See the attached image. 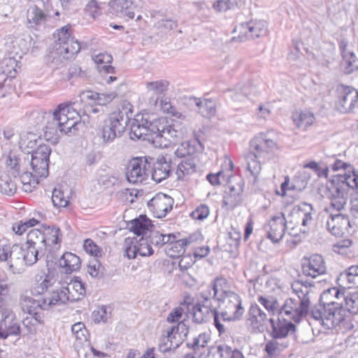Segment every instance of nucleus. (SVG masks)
Instances as JSON below:
<instances>
[{
    "label": "nucleus",
    "mask_w": 358,
    "mask_h": 358,
    "mask_svg": "<svg viewBox=\"0 0 358 358\" xmlns=\"http://www.w3.org/2000/svg\"><path fill=\"white\" fill-rule=\"evenodd\" d=\"M31 118L35 120L37 124L47 120L43 128L44 136L52 143H57L63 135H74L78 130V124L80 120L79 113L71 103L59 104L52 113L34 111L31 114Z\"/></svg>",
    "instance_id": "obj_1"
},
{
    "label": "nucleus",
    "mask_w": 358,
    "mask_h": 358,
    "mask_svg": "<svg viewBox=\"0 0 358 358\" xmlns=\"http://www.w3.org/2000/svg\"><path fill=\"white\" fill-rule=\"evenodd\" d=\"M292 289L298 299L289 298L285 300L279 309V315L282 320L298 323L308 313L310 300L314 296V288L310 282L297 280L292 283Z\"/></svg>",
    "instance_id": "obj_2"
},
{
    "label": "nucleus",
    "mask_w": 358,
    "mask_h": 358,
    "mask_svg": "<svg viewBox=\"0 0 358 358\" xmlns=\"http://www.w3.org/2000/svg\"><path fill=\"white\" fill-rule=\"evenodd\" d=\"M39 250L34 245H0V262H6L13 273H19L23 266H32L38 260Z\"/></svg>",
    "instance_id": "obj_3"
},
{
    "label": "nucleus",
    "mask_w": 358,
    "mask_h": 358,
    "mask_svg": "<svg viewBox=\"0 0 358 358\" xmlns=\"http://www.w3.org/2000/svg\"><path fill=\"white\" fill-rule=\"evenodd\" d=\"M310 315L327 329L337 327L346 317L343 305H336L334 302L315 306L310 311Z\"/></svg>",
    "instance_id": "obj_4"
},
{
    "label": "nucleus",
    "mask_w": 358,
    "mask_h": 358,
    "mask_svg": "<svg viewBox=\"0 0 358 358\" xmlns=\"http://www.w3.org/2000/svg\"><path fill=\"white\" fill-rule=\"evenodd\" d=\"M129 117L126 113L118 110L110 113L108 117L104 120L101 129V137L103 143H110L116 138L120 137L124 131Z\"/></svg>",
    "instance_id": "obj_5"
},
{
    "label": "nucleus",
    "mask_w": 358,
    "mask_h": 358,
    "mask_svg": "<svg viewBox=\"0 0 358 358\" xmlns=\"http://www.w3.org/2000/svg\"><path fill=\"white\" fill-rule=\"evenodd\" d=\"M51 153L50 148L47 145H40L31 154L26 155L28 160V168L30 169L34 177L46 178L49 174V158Z\"/></svg>",
    "instance_id": "obj_6"
},
{
    "label": "nucleus",
    "mask_w": 358,
    "mask_h": 358,
    "mask_svg": "<svg viewBox=\"0 0 358 358\" xmlns=\"http://www.w3.org/2000/svg\"><path fill=\"white\" fill-rule=\"evenodd\" d=\"M350 173L338 174V183L333 185L329 190V199L330 208L337 211L345 210L349 199V190L351 189L348 185L347 178Z\"/></svg>",
    "instance_id": "obj_7"
},
{
    "label": "nucleus",
    "mask_w": 358,
    "mask_h": 358,
    "mask_svg": "<svg viewBox=\"0 0 358 358\" xmlns=\"http://www.w3.org/2000/svg\"><path fill=\"white\" fill-rule=\"evenodd\" d=\"M54 48L58 55L69 59L79 52L80 45L71 36L70 27L65 26L57 30Z\"/></svg>",
    "instance_id": "obj_8"
},
{
    "label": "nucleus",
    "mask_w": 358,
    "mask_h": 358,
    "mask_svg": "<svg viewBox=\"0 0 358 358\" xmlns=\"http://www.w3.org/2000/svg\"><path fill=\"white\" fill-rule=\"evenodd\" d=\"M151 165L152 163L146 157H136L130 160L126 173L128 181L138 184L146 180L150 173Z\"/></svg>",
    "instance_id": "obj_9"
},
{
    "label": "nucleus",
    "mask_w": 358,
    "mask_h": 358,
    "mask_svg": "<svg viewBox=\"0 0 358 358\" xmlns=\"http://www.w3.org/2000/svg\"><path fill=\"white\" fill-rule=\"evenodd\" d=\"M273 320L256 303H252L248 311L245 318V324L251 332H263L268 322L273 323Z\"/></svg>",
    "instance_id": "obj_10"
},
{
    "label": "nucleus",
    "mask_w": 358,
    "mask_h": 358,
    "mask_svg": "<svg viewBox=\"0 0 358 358\" xmlns=\"http://www.w3.org/2000/svg\"><path fill=\"white\" fill-rule=\"evenodd\" d=\"M234 31L238 33L241 41L263 37L268 33L267 24L263 20H252L238 24Z\"/></svg>",
    "instance_id": "obj_11"
},
{
    "label": "nucleus",
    "mask_w": 358,
    "mask_h": 358,
    "mask_svg": "<svg viewBox=\"0 0 358 358\" xmlns=\"http://www.w3.org/2000/svg\"><path fill=\"white\" fill-rule=\"evenodd\" d=\"M250 148L262 160H268L277 150L275 142L264 134H259L250 141Z\"/></svg>",
    "instance_id": "obj_12"
},
{
    "label": "nucleus",
    "mask_w": 358,
    "mask_h": 358,
    "mask_svg": "<svg viewBox=\"0 0 358 358\" xmlns=\"http://www.w3.org/2000/svg\"><path fill=\"white\" fill-rule=\"evenodd\" d=\"M338 93L337 109L343 113L350 112L358 100V92L349 86L341 85L337 89Z\"/></svg>",
    "instance_id": "obj_13"
},
{
    "label": "nucleus",
    "mask_w": 358,
    "mask_h": 358,
    "mask_svg": "<svg viewBox=\"0 0 358 358\" xmlns=\"http://www.w3.org/2000/svg\"><path fill=\"white\" fill-rule=\"evenodd\" d=\"M244 182L239 178L236 181L230 180L226 187L223 197V206L228 209H233L241 201Z\"/></svg>",
    "instance_id": "obj_14"
},
{
    "label": "nucleus",
    "mask_w": 358,
    "mask_h": 358,
    "mask_svg": "<svg viewBox=\"0 0 358 358\" xmlns=\"http://www.w3.org/2000/svg\"><path fill=\"white\" fill-rule=\"evenodd\" d=\"M173 203L171 196L160 192L148 201V206L155 217L162 218L172 210Z\"/></svg>",
    "instance_id": "obj_15"
},
{
    "label": "nucleus",
    "mask_w": 358,
    "mask_h": 358,
    "mask_svg": "<svg viewBox=\"0 0 358 358\" xmlns=\"http://www.w3.org/2000/svg\"><path fill=\"white\" fill-rule=\"evenodd\" d=\"M220 301L222 302L224 305V315L222 320L224 317L227 319H236L240 320L244 313V308L241 304L240 296L235 293H229V295L223 298Z\"/></svg>",
    "instance_id": "obj_16"
},
{
    "label": "nucleus",
    "mask_w": 358,
    "mask_h": 358,
    "mask_svg": "<svg viewBox=\"0 0 358 358\" xmlns=\"http://www.w3.org/2000/svg\"><path fill=\"white\" fill-rule=\"evenodd\" d=\"M328 231L335 236H342L350 233V222L348 215L338 213L331 214L326 222Z\"/></svg>",
    "instance_id": "obj_17"
},
{
    "label": "nucleus",
    "mask_w": 358,
    "mask_h": 358,
    "mask_svg": "<svg viewBox=\"0 0 358 358\" xmlns=\"http://www.w3.org/2000/svg\"><path fill=\"white\" fill-rule=\"evenodd\" d=\"M286 229V220L283 213L273 216L265 225L267 237L273 242L278 243L283 237Z\"/></svg>",
    "instance_id": "obj_18"
},
{
    "label": "nucleus",
    "mask_w": 358,
    "mask_h": 358,
    "mask_svg": "<svg viewBox=\"0 0 358 358\" xmlns=\"http://www.w3.org/2000/svg\"><path fill=\"white\" fill-rule=\"evenodd\" d=\"M302 271L306 276L313 278L324 274L326 272V266L321 255L315 254L310 257H305L302 262Z\"/></svg>",
    "instance_id": "obj_19"
},
{
    "label": "nucleus",
    "mask_w": 358,
    "mask_h": 358,
    "mask_svg": "<svg viewBox=\"0 0 358 358\" xmlns=\"http://www.w3.org/2000/svg\"><path fill=\"white\" fill-rule=\"evenodd\" d=\"M33 296L30 290H25L20 296V306L22 310L29 315L41 314L40 310L43 309V299L37 296Z\"/></svg>",
    "instance_id": "obj_20"
},
{
    "label": "nucleus",
    "mask_w": 358,
    "mask_h": 358,
    "mask_svg": "<svg viewBox=\"0 0 358 358\" xmlns=\"http://www.w3.org/2000/svg\"><path fill=\"white\" fill-rule=\"evenodd\" d=\"M340 48L343 58L341 62V69L345 74H350L358 69V58L346 41H341Z\"/></svg>",
    "instance_id": "obj_21"
},
{
    "label": "nucleus",
    "mask_w": 358,
    "mask_h": 358,
    "mask_svg": "<svg viewBox=\"0 0 358 358\" xmlns=\"http://www.w3.org/2000/svg\"><path fill=\"white\" fill-rule=\"evenodd\" d=\"M110 12L119 17L133 19L136 5L134 0H113L109 3Z\"/></svg>",
    "instance_id": "obj_22"
},
{
    "label": "nucleus",
    "mask_w": 358,
    "mask_h": 358,
    "mask_svg": "<svg viewBox=\"0 0 358 358\" xmlns=\"http://www.w3.org/2000/svg\"><path fill=\"white\" fill-rule=\"evenodd\" d=\"M161 137H157V143H159V148H166L170 143H174L178 138L183 135V131L178 122L169 125L164 126L162 130Z\"/></svg>",
    "instance_id": "obj_23"
},
{
    "label": "nucleus",
    "mask_w": 358,
    "mask_h": 358,
    "mask_svg": "<svg viewBox=\"0 0 358 358\" xmlns=\"http://www.w3.org/2000/svg\"><path fill=\"white\" fill-rule=\"evenodd\" d=\"M4 317L1 320V324L5 328L4 331H0V338L5 339L9 335H19L20 327L11 309H6L3 312Z\"/></svg>",
    "instance_id": "obj_24"
},
{
    "label": "nucleus",
    "mask_w": 358,
    "mask_h": 358,
    "mask_svg": "<svg viewBox=\"0 0 358 358\" xmlns=\"http://www.w3.org/2000/svg\"><path fill=\"white\" fill-rule=\"evenodd\" d=\"M172 167L170 157H159L153 164V170L151 173L152 178L157 182H161L169 177Z\"/></svg>",
    "instance_id": "obj_25"
},
{
    "label": "nucleus",
    "mask_w": 358,
    "mask_h": 358,
    "mask_svg": "<svg viewBox=\"0 0 358 358\" xmlns=\"http://www.w3.org/2000/svg\"><path fill=\"white\" fill-rule=\"evenodd\" d=\"M28 160H26V155L16 156L10 154L6 160L7 170L14 178H17L22 171H25V168L28 167Z\"/></svg>",
    "instance_id": "obj_26"
},
{
    "label": "nucleus",
    "mask_w": 358,
    "mask_h": 358,
    "mask_svg": "<svg viewBox=\"0 0 358 358\" xmlns=\"http://www.w3.org/2000/svg\"><path fill=\"white\" fill-rule=\"evenodd\" d=\"M169 86V82L163 79L147 82L145 83V88L147 91L157 96L155 99L151 98L149 100V103L154 108H157L159 96L168 90Z\"/></svg>",
    "instance_id": "obj_27"
},
{
    "label": "nucleus",
    "mask_w": 358,
    "mask_h": 358,
    "mask_svg": "<svg viewBox=\"0 0 358 358\" xmlns=\"http://www.w3.org/2000/svg\"><path fill=\"white\" fill-rule=\"evenodd\" d=\"M197 164L194 157H189L182 160L178 165L176 175L178 180H187L196 173Z\"/></svg>",
    "instance_id": "obj_28"
},
{
    "label": "nucleus",
    "mask_w": 358,
    "mask_h": 358,
    "mask_svg": "<svg viewBox=\"0 0 358 358\" xmlns=\"http://www.w3.org/2000/svg\"><path fill=\"white\" fill-rule=\"evenodd\" d=\"M210 341V335L204 332L194 337L192 341L187 343V346L196 352L197 356H203L209 352L208 344Z\"/></svg>",
    "instance_id": "obj_29"
},
{
    "label": "nucleus",
    "mask_w": 358,
    "mask_h": 358,
    "mask_svg": "<svg viewBox=\"0 0 358 358\" xmlns=\"http://www.w3.org/2000/svg\"><path fill=\"white\" fill-rule=\"evenodd\" d=\"M271 336L273 338H280L284 340L287 336H289L296 331V326L292 322L289 320H279L277 324L273 322Z\"/></svg>",
    "instance_id": "obj_30"
},
{
    "label": "nucleus",
    "mask_w": 358,
    "mask_h": 358,
    "mask_svg": "<svg viewBox=\"0 0 358 358\" xmlns=\"http://www.w3.org/2000/svg\"><path fill=\"white\" fill-rule=\"evenodd\" d=\"M313 208L310 204L302 203L293 208L291 214L296 222H301L303 227L310 225L313 220Z\"/></svg>",
    "instance_id": "obj_31"
},
{
    "label": "nucleus",
    "mask_w": 358,
    "mask_h": 358,
    "mask_svg": "<svg viewBox=\"0 0 358 358\" xmlns=\"http://www.w3.org/2000/svg\"><path fill=\"white\" fill-rule=\"evenodd\" d=\"M340 286L350 289L358 287V265L349 267L346 271L341 273L338 278Z\"/></svg>",
    "instance_id": "obj_32"
},
{
    "label": "nucleus",
    "mask_w": 358,
    "mask_h": 358,
    "mask_svg": "<svg viewBox=\"0 0 358 358\" xmlns=\"http://www.w3.org/2000/svg\"><path fill=\"white\" fill-rule=\"evenodd\" d=\"M215 310L213 307L196 303L192 310V320L198 324L207 322L213 317Z\"/></svg>",
    "instance_id": "obj_33"
},
{
    "label": "nucleus",
    "mask_w": 358,
    "mask_h": 358,
    "mask_svg": "<svg viewBox=\"0 0 358 358\" xmlns=\"http://www.w3.org/2000/svg\"><path fill=\"white\" fill-rule=\"evenodd\" d=\"M80 259L79 257L71 252H65L59 259V264L66 273L78 271L80 267Z\"/></svg>",
    "instance_id": "obj_34"
},
{
    "label": "nucleus",
    "mask_w": 358,
    "mask_h": 358,
    "mask_svg": "<svg viewBox=\"0 0 358 358\" xmlns=\"http://www.w3.org/2000/svg\"><path fill=\"white\" fill-rule=\"evenodd\" d=\"M208 358H245L238 350H232L227 345H220L212 348L208 353Z\"/></svg>",
    "instance_id": "obj_35"
},
{
    "label": "nucleus",
    "mask_w": 358,
    "mask_h": 358,
    "mask_svg": "<svg viewBox=\"0 0 358 358\" xmlns=\"http://www.w3.org/2000/svg\"><path fill=\"white\" fill-rule=\"evenodd\" d=\"M92 59L97 65V70L100 73H113L115 69L110 65L113 58L110 55L106 52H100L92 55Z\"/></svg>",
    "instance_id": "obj_36"
},
{
    "label": "nucleus",
    "mask_w": 358,
    "mask_h": 358,
    "mask_svg": "<svg viewBox=\"0 0 358 358\" xmlns=\"http://www.w3.org/2000/svg\"><path fill=\"white\" fill-rule=\"evenodd\" d=\"M50 15L36 6H30L27 12V23L31 27L44 24Z\"/></svg>",
    "instance_id": "obj_37"
},
{
    "label": "nucleus",
    "mask_w": 358,
    "mask_h": 358,
    "mask_svg": "<svg viewBox=\"0 0 358 358\" xmlns=\"http://www.w3.org/2000/svg\"><path fill=\"white\" fill-rule=\"evenodd\" d=\"M184 334V336L187 337L189 329L184 323H178L176 326L168 327L163 331L162 335L169 338V342L171 341V344H178V347L181 344V338L179 334V331Z\"/></svg>",
    "instance_id": "obj_38"
},
{
    "label": "nucleus",
    "mask_w": 358,
    "mask_h": 358,
    "mask_svg": "<svg viewBox=\"0 0 358 358\" xmlns=\"http://www.w3.org/2000/svg\"><path fill=\"white\" fill-rule=\"evenodd\" d=\"M43 299L44 310H48L53 306L64 304L69 301V296H66L64 287L59 290L53 291L48 296L43 298Z\"/></svg>",
    "instance_id": "obj_39"
},
{
    "label": "nucleus",
    "mask_w": 358,
    "mask_h": 358,
    "mask_svg": "<svg viewBox=\"0 0 358 358\" xmlns=\"http://www.w3.org/2000/svg\"><path fill=\"white\" fill-rule=\"evenodd\" d=\"M64 288L71 302L78 301L86 292L85 284L78 279L71 281L67 287Z\"/></svg>",
    "instance_id": "obj_40"
},
{
    "label": "nucleus",
    "mask_w": 358,
    "mask_h": 358,
    "mask_svg": "<svg viewBox=\"0 0 358 358\" xmlns=\"http://www.w3.org/2000/svg\"><path fill=\"white\" fill-rule=\"evenodd\" d=\"M211 287L214 291V296L218 301L229 295V293L234 292L231 290L227 279L222 277L216 278L213 281Z\"/></svg>",
    "instance_id": "obj_41"
},
{
    "label": "nucleus",
    "mask_w": 358,
    "mask_h": 358,
    "mask_svg": "<svg viewBox=\"0 0 358 358\" xmlns=\"http://www.w3.org/2000/svg\"><path fill=\"white\" fill-rule=\"evenodd\" d=\"M146 129L148 130L147 139L151 141L155 147H159V143H157V137H161L162 130L164 129V123L161 120L153 122L145 121Z\"/></svg>",
    "instance_id": "obj_42"
},
{
    "label": "nucleus",
    "mask_w": 358,
    "mask_h": 358,
    "mask_svg": "<svg viewBox=\"0 0 358 358\" xmlns=\"http://www.w3.org/2000/svg\"><path fill=\"white\" fill-rule=\"evenodd\" d=\"M6 67L8 64L6 63ZM2 71L0 72V98L5 96L7 92L6 88L11 85L13 78L15 77L16 71L12 69L4 68L2 66Z\"/></svg>",
    "instance_id": "obj_43"
},
{
    "label": "nucleus",
    "mask_w": 358,
    "mask_h": 358,
    "mask_svg": "<svg viewBox=\"0 0 358 358\" xmlns=\"http://www.w3.org/2000/svg\"><path fill=\"white\" fill-rule=\"evenodd\" d=\"M150 227H152L150 220L145 215H141L131 222L129 229L135 234L140 236L145 235L147 231H150Z\"/></svg>",
    "instance_id": "obj_44"
},
{
    "label": "nucleus",
    "mask_w": 358,
    "mask_h": 358,
    "mask_svg": "<svg viewBox=\"0 0 358 358\" xmlns=\"http://www.w3.org/2000/svg\"><path fill=\"white\" fill-rule=\"evenodd\" d=\"M292 120L298 128L306 129L312 125L315 120L313 113L309 111H295Z\"/></svg>",
    "instance_id": "obj_45"
},
{
    "label": "nucleus",
    "mask_w": 358,
    "mask_h": 358,
    "mask_svg": "<svg viewBox=\"0 0 358 358\" xmlns=\"http://www.w3.org/2000/svg\"><path fill=\"white\" fill-rule=\"evenodd\" d=\"M41 231L44 239L45 248L47 245H55L60 241V229L55 226H42Z\"/></svg>",
    "instance_id": "obj_46"
},
{
    "label": "nucleus",
    "mask_w": 358,
    "mask_h": 358,
    "mask_svg": "<svg viewBox=\"0 0 358 358\" xmlns=\"http://www.w3.org/2000/svg\"><path fill=\"white\" fill-rule=\"evenodd\" d=\"M38 293H42L52 286L55 282V278L52 274L40 272L34 278Z\"/></svg>",
    "instance_id": "obj_47"
},
{
    "label": "nucleus",
    "mask_w": 358,
    "mask_h": 358,
    "mask_svg": "<svg viewBox=\"0 0 358 358\" xmlns=\"http://www.w3.org/2000/svg\"><path fill=\"white\" fill-rule=\"evenodd\" d=\"M343 293L336 287L330 288L324 291L320 297V301L322 305L328 304V303L334 302L336 305H343V303H340V299H343Z\"/></svg>",
    "instance_id": "obj_48"
},
{
    "label": "nucleus",
    "mask_w": 358,
    "mask_h": 358,
    "mask_svg": "<svg viewBox=\"0 0 358 358\" xmlns=\"http://www.w3.org/2000/svg\"><path fill=\"white\" fill-rule=\"evenodd\" d=\"M289 345V342L287 340H282L280 338H273L267 342L265 346V350L270 356H275L280 351L284 350Z\"/></svg>",
    "instance_id": "obj_49"
},
{
    "label": "nucleus",
    "mask_w": 358,
    "mask_h": 358,
    "mask_svg": "<svg viewBox=\"0 0 358 358\" xmlns=\"http://www.w3.org/2000/svg\"><path fill=\"white\" fill-rule=\"evenodd\" d=\"M171 238H176L173 234H163L159 231L152 229L150 231L148 236L150 243L157 247H162L169 243Z\"/></svg>",
    "instance_id": "obj_50"
},
{
    "label": "nucleus",
    "mask_w": 358,
    "mask_h": 358,
    "mask_svg": "<svg viewBox=\"0 0 358 358\" xmlns=\"http://www.w3.org/2000/svg\"><path fill=\"white\" fill-rule=\"evenodd\" d=\"M19 180L23 185V188L26 192H31L32 187H35L39 182V178L34 177L32 171H29V168H25V171H22L21 174L17 176Z\"/></svg>",
    "instance_id": "obj_51"
},
{
    "label": "nucleus",
    "mask_w": 358,
    "mask_h": 358,
    "mask_svg": "<svg viewBox=\"0 0 358 358\" xmlns=\"http://www.w3.org/2000/svg\"><path fill=\"white\" fill-rule=\"evenodd\" d=\"M260 159L261 158H259V156L255 155L253 151L248 152L245 156L248 169L255 179L262 170L261 162L259 161Z\"/></svg>",
    "instance_id": "obj_52"
},
{
    "label": "nucleus",
    "mask_w": 358,
    "mask_h": 358,
    "mask_svg": "<svg viewBox=\"0 0 358 358\" xmlns=\"http://www.w3.org/2000/svg\"><path fill=\"white\" fill-rule=\"evenodd\" d=\"M159 101L160 103L159 106L157 105V107L162 109L164 113L170 114L172 116L176 117L177 119H187V115L183 114L182 112L177 110V109L173 106H172L169 98L162 97Z\"/></svg>",
    "instance_id": "obj_53"
},
{
    "label": "nucleus",
    "mask_w": 358,
    "mask_h": 358,
    "mask_svg": "<svg viewBox=\"0 0 358 358\" xmlns=\"http://www.w3.org/2000/svg\"><path fill=\"white\" fill-rule=\"evenodd\" d=\"M198 112L204 117H210L215 113V102L209 99H196Z\"/></svg>",
    "instance_id": "obj_54"
},
{
    "label": "nucleus",
    "mask_w": 358,
    "mask_h": 358,
    "mask_svg": "<svg viewBox=\"0 0 358 358\" xmlns=\"http://www.w3.org/2000/svg\"><path fill=\"white\" fill-rule=\"evenodd\" d=\"M343 299L345 312L348 311L352 314L358 313V292L349 293L347 295L343 294Z\"/></svg>",
    "instance_id": "obj_55"
},
{
    "label": "nucleus",
    "mask_w": 358,
    "mask_h": 358,
    "mask_svg": "<svg viewBox=\"0 0 358 358\" xmlns=\"http://www.w3.org/2000/svg\"><path fill=\"white\" fill-rule=\"evenodd\" d=\"M26 245H34L38 248L45 249L44 239L41 229H34L29 231L27 234V240L24 243Z\"/></svg>",
    "instance_id": "obj_56"
},
{
    "label": "nucleus",
    "mask_w": 358,
    "mask_h": 358,
    "mask_svg": "<svg viewBox=\"0 0 358 358\" xmlns=\"http://www.w3.org/2000/svg\"><path fill=\"white\" fill-rule=\"evenodd\" d=\"M224 315V311L222 310L221 313H218L216 310L214 312V314L213 315L214 319V324L219 331L220 334H226L228 331L229 329V322L231 321L237 320L236 319H227L226 317H224V320H222V315Z\"/></svg>",
    "instance_id": "obj_57"
},
{
    "label": "nucleus",
    "mask_w": 358,
    "mask_h": 358,
    "mask_svg": "<svg viewBox=\"0 0 358 358\" xmlns=\"http://www.w3.org/2000/svg\"><path fill=\"white\" fill-rule=\"evenodd\" d=\"M257 301L264 306L267 311V315L271 317L279 310L278 301L273 297H264L259 296Z\"/></svg>",
    "instance_id": "obj_58"
},
{
    "label": "nucleus",
    "mask_w": 358,
    "mask_h": 358,
    "mask_svg": "<svg viewBox=\"0 0 358 358\" xmlns=\"http://www.w3.org/2000/svg\"><path fill=\"white\" fill-rule=\"evenodd\" d=\"M148 130L146 129V123H140L135 120L131 126L130 138L131 139L143 138L147 139Z\"/></svg>",
    "instance_id": "obj_59"
},
{
    "label": "nucleus",
    "mask_w": 358,
    "mask_h": 358,
    "mask_svg": "<svg viewBox=\"0 0 358 358\" xmlns=\"http://www.w3.org/2000/svg\"><path fill=\"white\" fill-rule=\"evenodd\" d=\"M22 321L23 325L27 329L29 333H34L38 324L43 323V315L41 314L30 315Z\"/></svg>",
    "instance_id": "obj_60"
},
{
    "label": "nucleus",
    "mask_w": 358,
    "mask_h": 358,
    "mask_svg": "<svg viewBox=\"0 0 358 358\" xmlns=\"http://www.w3.org/2000/svg\"><path fill=\"white\" fill-rule=\"evenodd\" d=\"M195 152V148L189 141L181 143L175 150V155L179 158H187Z\"/></svg>",
    "instance_id": "obj_61"
},
{
    "label": "nucleus",
    "mask_w": 358,
    "mask_h": 358,
    "mask_svg": "<svg viewBox=\"0 0 358 358\" xmlns=\"http://www.w3.org/2000/svg\"><path fill=\"white\" fill-rule=\"evenodd\" d=\"M137 251L141 256H150L154 251L150 245L148 238L141 237L139 240H135Z\"/></svg>",
    "instance_id": "obj_62"
},
{
    "label": "nucleus",
    "mask_w": 358,
    "mask_h": 358,
    "mask_svg": "<svg viewBox=\"0 0 358 358\" xmlns=\"http://www.w3.org/2000/svg\"><path fill=\"white\" fill-rule=\"evenodd\" d=\"M235 6H240V5L233 0H217L213 4V8L217 13L226 12Z\"/></svg>",
    "instance_id": "obj_63"
},
{
    "label": "nucleus",
    "mask_w": 358,
    "mask_h": 358,
    "mask_svg": "<svg viewBox=\"0 0 358 358\" xmlns=\"http://www.w3.org/2000/svg\"><path fill=\"white\" fill-rule=\"evenodd\" d=\"M213 299H215V297L214 296V291L210 285L206 289L203 290L199 293V299L196 303L213 307L212 303Z\"/></svg>",
    "instance_id": "obj_64"
}]
</instances>
